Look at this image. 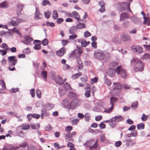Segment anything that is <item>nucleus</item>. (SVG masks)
Segmentation results:
<instances>
[{"mask_svg":"<svg viewBox=\"0 0 150 150\" xmlns=\"http://www.w3.org/2000/svg\"><path fill=\"white\" fill-rule=\"evenodd\" d=\"M47 4H48L49 6H50L51 4L49 1L48 0H44L43 1L42 3V5L43 6H45Z\"/></svg>","mask_w":150,"mask_h":150,"instance_id":"40","label":"nucleus"},{"mask_svg":"<svg viewBox=\"0 0 150 150\" xmlns=\"http://www.w3.org/2000/svg\"><path fill=\"white\" fill-rule=\"evenodd\" d=\"M72 127L71 126H68L65 129V131L67 132L70 133V132L72 129Z\"/></svg>","mask_w":150,"mask_h":150,"instance_id":"43","label":"nucleus"},{"mask_svg":"<svg viewBox=\"0 0 150 150\" xmlns=\"http://www.w3.org/2000/svg\"><path fill=\"white\" fill-rule=\"evenodd\" d=\"M94 139H91L89 141H87L84 144V146H86L88 147H89L91 150H94L97 149L98 146V140L96 141L93 144V142H94Z\"/></svg>","mask_w":150,"mask_h":150,"instance_id":"1","label":"nucleus"},{"mask_svg":"<svg viewBox=\"0 0 150 150\" xmlns=\"http://www.w3.org/2000/svg\"><path fill=\"white\" fill-rule=\"evenodd\" d=\"M77 28L76 26H73L71 27L69 30V33L71 34L74 33L76 31Z\"/></svg>","mask_w":150,"mask_h":150,"instance_id":"22","label":"nucleus"},{"mask_svg":"<svg viewBox=\"0 0 150 150\" xmlns=\"http://www.w3.org/2000/svg\"><path fill=\"white\" fill-rule=\"evenodd\" d=\"M8 6V4L6 1H4L0 3V7L6 8Z\"/></svg>","mask_w":150,"mask_h":150,"instance_id":"30","label":"nucleus"},{"mask_svg":"<svg viewBox=\"0 0 150 150\" xmlns=\"http://www.w3.org/2000/svg\"><path fill=\"white\" fill-rule=\"evenodd\" d=\"M144 24L150 26V19H149V17H146L144 18Z\"/></svg>","mask_w":150,"mask_h":150,"instance_id":"26","label":"nucleus"},{"mask_svg":"<svg viewBox=\"0 0 150 150\" xmlns=\"http://www.w3.org/2000/svg\"><path fill=\"white\" fill-rule=\"evenodd\" d=\"M122 144V142L121 141H119L115 142V146L117 147L120 146Z\"/></svg>","mask_w":150,"mask_h":150,"instance_id":"64","label":"nucleus"},{"mask_svg":"<svg viewBox=\"0 0 150 150\" xmlns=\"http://www.w3.org/2000/svg\"><path fill=\"white\" fill-rule=\"evenodd\" d=\"M51 13L50 11L48 10L44 13V16L46 18L49 19L51 15Z\"/></svg>","mask_w":150,"mask_h":150,"instance_id":"32","label":"nucleus"},{"mask_svg":"<svg viewBox=\"0 0 150 150\" xmlns=\"http://www.w3.org/2000/svg\"><path fill=\"white\" fill-rule=\"evenodd\" d=\"M23 53L29 54L30 52V49L29 48H27L23 50Z\"/></svg>","mask_w":150,"mask_h":150,"instance_id":"51","label":"nucleus"},{"mask_svg":"<svg viewBox=\"0 0 150 150\" xmlns=\"http://www.w3.org/2000/svg\"><path fill=\"white\" fill-rule=\"evenodd\" d=\"M19 90V89L18 88H13L10 89V91L11 93H15L17 91H18Z\"/></svg>","mask_w":150,"mask_h":150,"instance_id":"55","label":"nucleus"},{"mask_svg":"<svg viewBox=\"0 0 150 150\" xmlns=\"http://www.w3.org/2000/svg\"><path fill=\"white\" fill-rule=\"evenodd\" d=\"M94 56L96 58L100 60L103 59L105 55L104 53L99 50H96L94 51Z\"/></svg>","mask_w":150,"mask_h":150,"instance_id":"4","label":"nucleus"},{"mask_svg":"<svg viewBox=\"0 0 150 150\" xmlns=\"http://www.w3.org/2000/svg\"><path fill=\"white\" fill-rule=\"evenodd\" d=\"M79 120L78 119H76L73 120L71 123L72 125H74L76 124L79 122Z\"/></svg>","mask_w":150,"mask_h":150,"instance_id":"62","label":"nucleus"},{"mask_svg":"<svg viewBox=\"0 0 150 150\" xmlns=\"http://www.w3.org/2000/svg\"><path fill=\"white\" fill-rule=\"evenodd\" d=\"M117 74H120L122 77L125 78L127 76V73L126 70L123 69L122 66H118L115 70Z\"/></svg>","mask_w":150,"mask_h":150,"instance_id":"2","label":"nucleus"},{"mask_svg":"<svg viewBox=\"0 0 150 150\" xmlns=\"http://www.w3.org/2000/svg\"><path fill=\"white\" fill-rule=\"evenodd\" d=\"M118 99L117 98H115L114 97H111L110 98V104L112 105V104H113L114 106V103L117 101Z\"/></svg>","mask_w":150,"mask_h":150,"instance_id":"36","label":"nucleus"},{"mask_svg":"<svg viewBox=\"0 0 150 150\" xmlns=\"http://www.w3.org/2000/svg\"><path fill=\"white\" fill-rule=\"evenodd\" d=\"M82 53V52L79 50H74L72 51L70 54V56H72L73 55H80Z\"/></svg>","mask_w":150,"mask_h":150,"instance_id":"18","label":"nucleus"},{"mask_svg":"<svg viewBox=\"0 0 150 150\" xmlns=\"http://www.w3.org/2000/svg\"><path fill=\"white\" fill-rule=\"evenodd\" d=\"M131 49L134 52L138 54L141 53L143 52L142 48L140 46L134 45L131 47Z\"/></svg>","mask_w":150,"mask_h":150,"instance_id":"7","label":"nucleus"},{"mask_svg":"<svg viewBox=\"0 0 150 150\" xmlns=\"http://www.w3.org/2000/svg\"><path fill=\"white\" fill-rule=\"evenodd\" d=\"M113 104H112V105H111V107L109 109L105 110L104 111V112H106L108 113H110L111 112L113 109Z\"/></svg>","mask_w":150,"mask_h":150,"instance_id":"50","label":"nucleus"},{"mask_svg":"<svg viewBox=\"0 0 150 150\" xmlns=\"http://www.w3.org/2000/svg\"><path fill=\"white\" fill-rule=\"evenodd\" d=\"M23 38L24 40H21V42L26 45L30 44L33 40V39L28 36H24Z\"/></svg>","mask_w":150,"mask_h":150,"instance_id":"9","label":"nucleus"},{"mask_svg":"<svg viewBox=\"0 0 150 150\" xmlns=\"http://www.w3.org/2000/svg\"><path fill=\"white\" fill-rule=\"evenodd\" d=\"M31 128L33 129H38L40 127L39 124H36L35 125L32 124L30 125Z\"/></svg>","mask_w":150,"mask_h":150,"instance_id":"37","label":"nucleus"},{"mask_svg":"<svg viewBox=\"0 0 150 150\" xmlns=\"http://www.w3.org/2000/svg\"><path fill=\"white\" fill-rule=\"evenodd\" d=\"M144 64L141 61L137 62L134 66V70L136 72L141 71L143 69Z\"/></svg>","mask_w":150,"mask_h":150,"instance_id":"3","label":"nucleus"},{"mask_svg":"<svg viewBox=\"0 0 150 150\" xmlns=\"http://www.w3.org/2000/svg\"><path fill=\"white\" fill-rule=\"evenodd\" d=\"M76 27L77 29H80L86 28V26L84 23H79L77 25Z\"/></svg>","mask_w":150,"mask_h":150,"instance_id":"28","label":"nucleus"},{"mask_svg":"<svg viewBox=\"0 0 150 150\" xmlns=\"http://www.w3.org/2000/svg\"><path fill=\"white\" fill-rule=\"evenodd\" d=\"M116 84L117 85L115 86L113 88V89L114 90H120L122 88V86L120 84V83H114L113 84V85Z\"/></svg>","mask_w":150,"mask_h":150,"instance_id":"20","label":"nucleus"},{"mask_svg":"<svg viewBox=\"0 0 150 150\" xmlns=\"http://www.w3.org/2000/svg\"><path fill=\"white\" fill-rule=\"evenodd\" d=\"M121 39L124 42H126L129 40L130 38L129 35L127 34H124L121 36Z\"/></svg>","mask_w":150,"mask_h":150,"instance_id":"17","label":"nucleus"},{"mask_svg":"<svg viewBox=\"0 0 150 150\" xmlns=\"http://www.w3.org/2000/svg\"><path fill=\"white\" fill-rule=\"evenodd\" d=\"M36 12L35 14L34 18L35 19H39L41 18L40 16H42V14L40 13L38 8H35Z\"/></svg>","mask_w":150,"mask_h":150,"instance_id":"15","label":"nucleus"},{"mask_svg":"<svg viewBox=\"0 0 150 150\" xmlns=\"http://www.w3.org/2000/svg\"><path fill=\"white\" fill-rule=\"evenodd\" d=\"M107 74L110 77H113L115 75L114 71L111 69H109L106 70Z\"/></svg>","mask_w":150,"mask_h":150,"instance_id":"14","label":"nucleus"},{"mask_svg":"<svg viewBox=\"0 0 150 150\" xmlns=\"http://www.w3.org/2000/svg\"><path fill=\"white\" fill-rule=\"evenodd\" d=\"M46 26H49L52 27H54L55 25L54 23L52 22H49L48 21L46 23Z\"/></svg>","mask_w":150,"mask_h":150,"instance_id":"47","label":"nucleus"},{"mask_svg":"<svg viewBox=\"0 0 150 150\" xmlns=\"http://www.w3.org/2000/svg\"><path fill=\"white\" fill-rule=\"evenodd\" d=\"M28 143L27 142H24L19 144V147L23 148H25L28 146Z\"/></svg>","mask_w":150,"mask_h":150,"instance_id":"35","label":"nucleus"},{"mask_svg":"<svg viewBox=\"0 0 150 150\" xmlns=\"http://www.w3.org/2000/svg\"><path fill=\"white\" fill-rule=\"evenodd\" d=\"M9 65L11 66H15L17 63V59L15 56H9L8 58Z\"/></svg>","mask_w":150,"mask_h":150,"instance_id":"6","label":"nucleus"},{"mask_svg":"<svg viewBox=\"0 0 150 150\" xmlns=\"http://www.w3.org/2000/svg\"><path fill=\"white\" fill-rule=\"evenodd\" d=\"M74 55L76 56V59L78 64V68L80 69L81 67H82V65H81L82 62L80 59V56L78 55Z\"/></svg>","mask_w":150,"mask_h":150,"instance_id":"19","label":"nucleus"},{"mask_svg":"<svg viewBox=\"0 0 150 150\" xmlns=\"http://www.w3.org/2000/svg\"><path fill=\"white\" fill-rule=\"evenodd\" d=\"M52 17L53 19H57L58 18V14L56 10H54L52 13Z\"/></svg>","mask_w":150,"mask_h":150,"instance_id":"34","label":"nucleus"},{"mask_svg":"<svg viewBox=\"0 0 150 150\" xmlns=\"http://www.w3.org/2000/svg\"><path fill=\"white\" fill-rule=\"evenodd\" d=\"M54 107L53 104L48 103L47 104L46 107L48 110H50L52 109Z\"/></svg>","mask_w":150,"mask_h":150,"instance_id":"41","label":"nucleus"},{"mask_svg":"<svg viewBox=\"0 0 150 150\" xmlns=\"http://www.w3.org/2000/svg\"><path fill=\"white\" fill-rule=\"evenodd\" d=\"M98 78L95 76L94 78L91 79V83H93V82L96 83L97 82Z\"/></svg>","mask_w":150,"mask_h":150,"instance_id":"63","label":"nucleus"},{"mask_svg":"<svg viewBox=\"0 0 150 150\" xmlns=\"http://www.w3.org/2000/svg\"><path fill=\"white\" fill-rule=\"evenodd\" d=\"M23 7L24 6L21 4H19L17 5L16 12L17 15H19L21 14V12L22 11Z\"/></svg>","mask_w":150,"mask_h":150,"instance_id":"16","label":"nucleus"},{"mask_svg":"<svg viewBox=\"0 0 150 150\" xmlns=\"http://www.w3.org/2000/svg\"><path fill=\"white\" fill-rule=\"evenodd\" d=\"M32 117L35 119H39L40 117V115L37 114H32Z\"/></svg>","mask_w":150,"mask_h":150,"instance_id":"57","label":"nucleus"},{"mask_svg":"<svg viewBox=\"0 0 150 150\" xmlns=\"http://www.w3.org/2000/svg\"><path fill=\"white\" fill-rule=\"evenodd\" d=\"M41 47L40 46V45H39V44L35 45V46L34 47V49L36 50H40L41 49Z\"/></svg>","mask_w":150,"mask_h":150,"instance_id":"56","label":"nucleus"},{"mask_svg":"<svg viewBox=\"0 0 150 150\" xmlns=\"http://www.w3.org/2000/svg\"><path fill=\"white\" fill-rule=\"evenodd\" d=\"M56 83L59 85H62L64 83L63 80L60 76H58L55 79Z\"/></svg>","mask_w":150,"mask_h":150,"instance_id":"13","label":"nucleus"},{"mask_svg":"<svg viewBox=\"0 0 150 150\" xmlns=\"http://www.w3.org/2000/svg\"><path fill=\"white\" fill-rule=\"evenodd\" d=\"M73 17L78 21L80 19V16L79 14L76 11H74L72 13Z\"/></svg>","mask_w":150,"mask_h":150,"instance_id":"23","label":"nucleus"},{"mask_svg":"<svg viewBox=\"0 0 150 150\" xmlns=\"http://www.w3.org/2000/svg\"><path fill=\"white\" fill-rule=\"evenodd\" d=\"M1 47L3 48H4L6 50H8V47L7 45L5 43H3L1 46Z\"/></svg>","mask_w":150,"mask_h":150,"instance_id":"59","label":"nucleus"},{"mask_svg":"<svg viewBox=\"0 0 150 150\" xmlns=\"http://www.w3.org/2000/svg\"><path fill=\"white\" fill-rule=\"evenodd\" d=\"M48 43V40L47 38H45L42 41V44L44 46L47 45Z\"/></svg>","mask_w":150,"mask_h":150,"instance_id":"44","label":"nucleus"},{"mask_svg":"<svg viewBox=\"0 0 150 150\" xmlns=\"http://www.w3.org/2000/svg\"><path fill=\"white\" fill-rule=\"evenodd\" d=\"M150 58V56L149 53H146L142 57L143 59H147Z\"/></svg>","mask_w":150,"mask_h":150,"instance_id":"52","label":"nucleus"},{"mask_svg":"<svg viewBox=\"0 0 150 150\" xmlns=\"http://www.w3.org/2000/svg\"><path fill=\"white\" fill-rule=\"evenodd\" d=\"M30 127V126L29 125H26L23 126L22 129L23 130H25L28 129Z\"/></svg>","mask_w":150,"mask_h":150,"instance_id":"60","label":"nucleus"},{"mask_svg":"<svg viewBox=\"0 0 150 150\" xmlns=\"http://www.w3.org/2000/svg\"><path fill=\"white\" fill-rule=\"evenodd\" d=\"M41 75L43 79H46L47 77V71H42L41 72Z\"/></svg>","mask_w":150,"mask_h":150,"instance_id":"31","label":"nucleus"},{"mask_svg":"<svg viewBox=\"0 0 150 150\" xmlns=\"http://www.w3.org/2000/svg\"><path fill=\"white\" fill-rule=\"evenodd\" d=\"M138 106V102L137 101H135L132 103L131 106V108L134 110L137 109Z\"/></svg>","mask_w":150,"mask_h":150,"instance_id":"24","label":"nucleus"},{"mask_svg":"<svg viewBox=\"0 0 150 150\" xmlns=\"http://www.w3.org/2000/svg\"><path fill=\"white\" fill-rule=\"evenodd\" d=\"M36 93L37 97L38 98H40L41 97V93L40 91L38 89H37L36 91Z\"/></svg>","mask_w":150,"mask_h":150,"instance_id":"42","label":"nucleus"},{"mask_svg":"<svg viewBox=\"0 0 150 150\" xmlns=\"http://www.w3.org/2000/svg\"><path fill=\"white\" fill-rule=\"evenodd\" d=\"M105 83L108 86H110L111 83V82L110 80L108 79H105Z\"/></svg>","mask_w":150,"mask_h":150,"instance_id":"46","label":"nucleus"},{"mask_svg":"<svg viewBox=\"0 0 150 150\" xmlns=\"http://www.w3.org/2000/svg\"><path fill=\"white\" fill-rule=\"evenodd\" d=\"M25 21V20L20 18L18 17H17L16 18H13L12 19L11 23L12 25L16 26L18 25L20 23Z\"/></svg>","mask_w":150,"mask_h":150,"instance_id":"5","label":"nucleus"},{"mask_svg":"<svg viewBox=\"0 0 150 150\" xmlns=\"http://www.w3.org/2000/svg\"><path fill=\"white\" fill-rule=\"evenodd\" d=\"M28 150H37V148L33 145H29L27 147Z\"/></svg>","mask_w":150,"mask_h":150,"instance_id":"39","label":"nucleus"},{"mask_svg":"<svg viewBox=\"0 0 150 150\" xmlns=\"http://www.w3.org/2000/svg\"><path fill=\"white\" fill-rule=\"evenodd\" d=\"M68 96L69 98H72L76 97L77 95L74 92H70L69 93Z\"/></svg>","mask_w":150,"mask_h":150,"instance_id":"29","label":"nucleus"},{"mask_svg":"<svg viewBox=\"0 0 150 150\" xmlns=\"http://www.w3.org/2000/svg\"><path fill=\"white\" fill-rule=\"evenodd\" d=\"M35 90L34 88L30 90V93L33 98H34L35 96Z\"/></svg>","mask_w":150,"mask_h":150,"instance_id":"48","label":"nucleus"},{"mask_svg":"<svg viewBox=\"0 0 150 150\" xmlns=\"http://www.w3.org/2000/svg\"><path fill=\"white\" fill-rule=\"evenodd\" d=\"M64 87L66 90L69 89L71 88L69 84L67 82L64 85Z\"/></svg>","mask_w":150,"mask_h":150,"instance_id":"45","label":"nucleus"},{"mask_svg":"<svg viewBox=\"0 0 150 150\" xmlns=\"http://www.w3.org/2000/svg\"><path fill=\"white\" fill-rule=\"evenodd\" d=\"M138 129H143L144 127V123H141L139 124L137 126Z\"/></svg>","mask_w":150,"mask_h":150,"instance_id":"38","label":"nucleus"},{"mask_svg":"<svg viewBox=\"0 0 150 150\" xmlns=\"http://www.w3.org/2000/svg\"><path fill=\"white\" fill-rule=\"evenodd\" d=\"M114 121L116 122H118L122 121L123 118L121 115H117L112 117Z\"/></svg>","mask_w":150,"mask_h":150,"instance_id":"21","label":"nucleus"},{"mask_svg":"<svg viewBox=\"0 0 150 150\" xmlns=\"http://www.w3.org/2000/svg\"><path fill=\"white\" fill-rule=\"evenodd\" d=\"M129 4L130 3H128L127 2L122 3L120 5L118 9V10L121 11H124L125 10V8L123 6H125L126 8H127L129 9L130 12H131L129 7Z\"/></svg>","mask_w":150,"mask_h":150,"instance_id":"8","label":"nucleus"},{"mask_svg":"<svg viewBox=\"0 0 150 150\" xmlns=\"http://www.w3.org/2000/svg\"><path fill=\"white\" fill-rule=\"evenodd\" d=\"M137 59L133 58V59L131 60V64H134L135 63H136L138 61H139Z\"/></svg>","mask_w":150,"mask_h":150,"instance_id":"58","label":"nucleus"},{"mask_svg":"<svg viewBox=\"0 0 150 150\" xmlns=\"http://www.w3.org/2000/svg\"><path fill=\"white\" fill-rule=\"evenodd\" d=\"M77 37V35L76 34H73L69 36V38L70 40H73V39L76 38Z\"/></svg>","mask_w":150,"mask_h":150,"instance_id":"53","label":"nucleus"},{"mask_svg":"<svg viewBox=\"0 0 150 150\" xmlns=\"http://www.w3.org/2000/svg\"><path fill=\"white\" fill-rule=\"evenodd\" d=\"M80 79L83 82H85L88 80V77L86 76H85L83 77H81Z\"/></svg>","mask_w":150,"mask_h":150,"instance_id":"54","label":"nucleus"},{"mask_svg":"<svg viewBox=\"0 0 150 150\" xmlns=\"http://www.w3.org/2000/svg\"><path fill=\"white\" fill-rule=\"evenodd\" d=\"M84 37L86 38L91 36V33L88 31H86L84 33Z\"/></svg>","mask_w":150,"mask_h":150,"instance_id":"61","label":"nucleus"},{"mask_svg":"<svg viewBox=\"0 0 150 150\" xmlns=\"http://www.w3.org/2000/svg\"><path fill=\"white\" fill-rule=\"evenodd\" d=\"M66 50L64 47H62L59 50L57 51L56 54L59 57H62L66 53Z\"/></svg>","mask_w":150,"mask_h":150,"instance_id":"11","label":"nucleus"},{"mask_svg":"<svg viewBox=\"0 0 150 150\" xmlns=\"http://www.w3.org/2000/svg\"><path fill=\"white\" fill-rule=\"evenodd\" d=\"M70 103L72 108L74 109L79 106L81 103L80 101L77 99H74Z\"/></svg>","mask_w":150,"mask_h":150,"instance_id":"10","label":"nucleus"},{"mask_svg":"<svg viewBox=\"0 0 150 150\" xmlns=\"http://www.w3.org/2000/svg\"><path fill=\"white\" fill-rule=\"evenodd\" d=\"M82 73L81 72H79L78 73H77L74 74L73 75L71 78L73 79H76L78 78L80 76H81Z\"/></svg>","mask_w":150,"mask_h":150,"instance_id":"27","label":"nucleus"},{"mask_svg":"<svg viewBox=\"0 0 150 150\" xmlns=\"http://www.w3.org/2000/svg\"><path fill=\"white\" fill-rule=\"evenodd\" d=\"M130 22L129 21L123 22L122 24V26L123 28H126L129 26Z\"/></svg>","mask_w":150,"mask_h":150,"instance_id":"25","label":"nucleus"},{"mask_svg":"<svg viewBox=\"0 0 150 150\" xmlns=\"http://www.w3.org/2000/svg\"><path fill=\"white\" fill-rule=\"evenodd\" d=\"M129 14L126 13H122L120 16V21H124L125 19H127L129 18Z\"/></svg>","mask_w":150,"mask_h":150,"instance_id":"12","label":"nucleus"},{"mask_svg":"<svg viewBox=\"0 0 150 150\" xmlns=\"http://www.w3.org/2000/svg\"><path fill=\"white\" fill-rule=\"evenodd\" d=\"M148 119V117L144 114H142V116L141 117V119L142 121L144 122L146 121Z\"/></svg>","mask_w":150,"mask_h":150,"instance_id":"49","label":"nucleus"},{"mask_svg":"<svg viewBox=\"0 0 150 150\" xmlns=\"http://www.w3.org/2000/svg\"><path fill=\"white\" fill-rule=\"evenodd\" d=\"M111 119V121H110L109 125L111 127H113L116 126V122L114 120L113 118H112Z\"/></svg>","mask_w":150,"mask_h":150,"instance_id":"33","label":"nucleus"}]
</instances>
